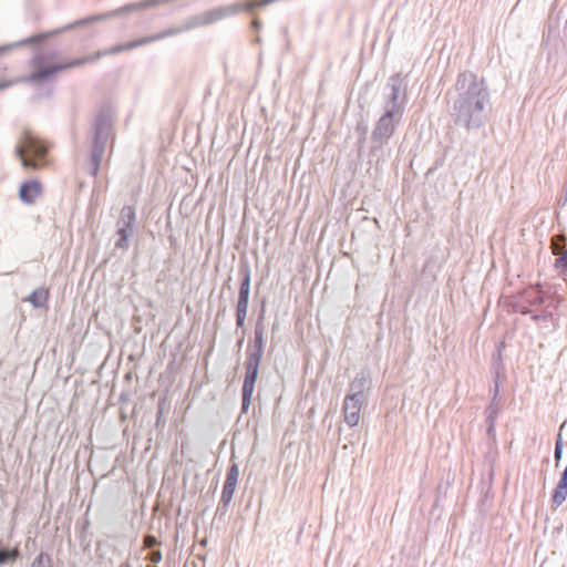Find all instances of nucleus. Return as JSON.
Masks as SVG:
<instances>
[{"instance_id": "f257e3e1", "label": "nucleus", "mask_w": 567, "mask_h": 567, "mask_svg": "<svg viewBox=\"0 0 567 567\" xmlns=\"http://www.w3.org/2000/svg\"><path fill=\"white\" fill-rule=\"evenodd\" d=\"M491 112V93L484 79L472 72L460 73L450 111L454 124L468 132L478 130L488 122Z\"/></svg>"}, {"instance_id": "f03ea898", "label": "nucleus", "mask_w": 567, "mask_h": 567, "mask_svg": "<svg viewBox=\"0 0 567 567\" xmlns=\"http://www.w3.org/2000/svg\"><path fill=\"white\" fill-rule=\"evenodd\" d=\"M254 9V4L250 2L247 3H231L224 7L213 8L208 11H204L197 13L195 16L188 17L184 20V22L177 28H168L162 32L144 37V44L155 42L167 37H173L182 32H186L196 28L210 25L216 23L223 19L228 17L236 16L240 11L251 12Z\"/></svg>"}, {"instance_id": "7ed1b4c3", "label": "nucleus", "mask_w": 567, "mask_h": 567, "mask_svg": "<svg viewBox=\"0 0 567 567\" xmlns=\"http://www.w3.org/2000/svg\"><path fill=\"white\" fill-rule=\"evenodd\" d=\"M107 52H95L93 54L73 59V60H64L58 53H44L34 58L32 65V79L33 80H43L54 74L62 72L68 69L78 68L84 65L86 63L96 61Z\"/></svg>"}, {"instance_id": "20e7f679", "label": "nucleus", "mask_w": 567, "mask_h": 567, "mask_svg": "<svg viewBox=\"0 0 567 567\" xmlns=\"http://www.w3.org/2000/svg\"><path fill=\"white\" fill-rule=\"evenodd\" d=\"M48 143L31 131H24L19 140L16 153L25 168L40 169L49 165Z\"/></svg>"}, {"instance_id": "39448f33", "label": "nucleus", "mask_w": 567, "mask_h": 567, "mask_svg": "<svg viewBox=\"0 0 567 567\" xmlns=\"http://www.w3.org/2000/svg\"><path fill=\"white\" fill-rule=\"evenodd\" d=\"M403 117L383 112L377 121L375 126L371 133V147L369 151V161L375 159L379 162L385 156L384 146L393 136L396 127L400 125Z\"/></svg>"}, {"instance_id": "423d86ee", "label": "nucleus", "mask_w": 567, "mask_h": 567, "mask_svg": "<svg viewBox=\"0 0 567 567\" xmlns=\"http://www.w3.org/2000/svg\"><path fill=\"white\" fill-rule=\"evenodd\" d=\"M265 350L249 346L245 363V377L241 388V413H247L251 403L259 368Z\"/></svg>"}, {"instance_id": "0eeeda50", "label": "nucleus", "mask_w": 567, "mask_h": 567, "mask_svg": "<svg viewBox=\"0 0 567 567\" xmlns=\"http://www.w3.org/2000/svg\"><path fill=\"white\" fill-rule=\"evenodd\" d=\"M406 83L400 73L391 75L385 85L384 112L403 117L408 103Z\"/></svg>"}, {"instance_id": "6e6552de", "label": "nucleus", "mask_w": 567, "mask_h": 567, "mask_svg": "<svg viewBox=\"0 0 567 567\" xmlns=\"http://www.w3.org/2000/svg\"><path fill=\"white\" fill-rule=\"evenodd\" d=\"M238 272L241 278L238 290V299L236 306L248 308L249 295H250V282H251V270L247 261H241L238 267Z\"/></svg>"}, {"instance_id": "1a4fd4ad", "label": "nucleus", "mask_w": 567, "mask_h": 567, "mask_svg": "<svg viewBox=\"0 0 567 567\" xmlns=\"http://www.w3.org/2000/svg\"><path fill=\"white\" fill-rule=\"evenodd\" d=\"M371 385L370 372L367 369H362L357 373L354 379L349 384L348 396L365 399L364 391L369 390Z\"/></svg>"}, {"instance_id": "9d476101", "label": "nucleus", "mask_w": 567, "mask_h": 567, "mask_svg": "<svg viewBox=\"0 0 567 567\" xmlns=\"http://www.w3.org/2000/svg\"><path fill=\"white\" fill-rule=\"evenodd\" d=\"M42 194V184L37 179H30L21 184L19 198L25 204H33Z\"/></svg>"}, {"instance_id": "9b49d317", "label": "nucleus", "mask_w": 567, "mask_h": 567, "mask_svg": "<svg viewBox=\"0 0 567 567\" xmlns=\"http://www.w3.org/2000/svg\"><path fill=\"white\" fill-rule=\"evenodd\" d=\"M144 551H147L144 556V560L151 561V565L147 567H156V564L162 560V551L158 548V542L152 535H144Z\"/></svg>"}, {"instance_id": "f8f14e48", "label": "nucleus", "mask_w": 567, "mask_h": 567, "mask_svg": "<svg viewBox=\"0 0 567 567\" xmlns=\"http://www.w3.org/2000/svg\"><path fill=\"white\" fill-rule=\"evenodd\" d=\"M265 309L261 310V312L258 315L255 330H254V342L251 347L261 348L265 350L266 341H265Z\"/></svg>"}, {"instance_id": "ddd939ff", "label": "nucleus", "mask_w": 567, "mask_h": 567, "mask_svg": "<svg viewBox=\"0 0 567 567\" xmlns=\"http://www.w3.org/2000/svg\"><path fill=\"white\" fill-rule=\"evenodd\" d=\"M523 296L525 301L529 305H543L546 299L540 284L526 289Z\"/></svg>"}, {"instance_id": "4468645a", "label": "nucleus", "mask_w": 567, "mask_h": 567, "mask_svg": "<svg viewBox=\"0 0 567 567\" xmlns=\"http://www.w3.org/2000/svg\"><path fill=\"white\" fill-rule=\"evenodd\" d=\"M567 497V482L558 481L551 496V502L555 507L560 506Z\"/></svg>"}, {"instance_id": "2eb2a0df", "label": "nucleus", "mask_w": 567, "mask_h": 567, "mask_svg": "<svg viewBox=\"0 0 567 567\" xmlns=\"http://www.w3.org/2000/svg\"><path fill=\"white\" fill-rule=\"evenodd\" d=\"M363 401V399L347 395L343 402V412H355L357 414H360Z\"/></svg>"}, {"instance_id": "dca6fc26", "label": "nucleus", "mask_w": 567, "mask_h": 567, "mask_svg": "<svg viewBox=\"0 0 567 567\" xmlns=\"http://www.w3.org/2000/svg\"><path fill=\"white\" fill-rule=\"evenodd\" d=\"M48 298V292L44 290L34 291L29 296V301L35 307L42 306Z\"/></svg>"}, {"instance_id": "f3484780", "label": "nucleus", "mask_w": 567, "mask_h": 567, "mask_svg": "<svg viewBox=\"0 0 567 567\" xmlns=\"http://www.w3.org/2000/svg\"><path fill=\"white\" fill-rule=\"evenodd\" d=\"M554 268L559 272H565L567 271V248L565 249V251L559 255L555 262H554Z\"/></svg>"}, {"instance_id": "a211bd4d", "label": "nucleus", "mask_w": 567, "mask_h": 567, "mask_svg": "<svg viewBox=\"0 0 567 567\" xmlns=\"http://www.w3.org/2000/svg\"><path fill=\"white\" fill-rule=\"evenodd\" d=\"M499 413V406L496 402L491 401L485 411V420L496 421Z\"/></svg>"}, {"instance_id": "6ab92c4d", "label": "nucleus", "mask_w": 567, "mask_h": 567, "mask_svg": "<svg viewBox=\"0 0 567 567\" xmlns=\"http://www.w3.org/2000/svg\"><path fill=\"white\" fill-rule=\"evenodd\" d=\"M31 567H51L50 556L44 553H40L32 563Z\"/></svg>"}, {"instance_id": "aec40b11", "label": "nucleus", "mask_w": 567, "mask_h": 567, "mask_svg": "<svg viewBox=\"0 0 567 567\" xmlns=\"http://www.w3.org/2000/svg\"><path fill=\"white\" fill-rule=\"evenodd\" d=\"M248 308L236 306V327L243 328L247 317Z\"/></svg>"}, {"instance_id": "412c9836", "label": "nucleus", "mask_w": 567, "mask_h": 567, "mask_svg": "<svg viewBox=\"0 0 567 567\" xmlns=\"http://www.w3.org/2000/svg\"><path fill=\"white\" fill-rule=\"evenodd\" d=\"M563 449H564V444H563V437H561V434L559 433L557 435V439H556V442H555V450H554V458L555 461L558 463L561 457H563Z\"/></svg>"}, {"instance_id": "4be33fe9", "label": "nucleus", "mask_w": 567, "mask_h": 567, "mask_svg": "<svg viewBox=\"0 0 567 567\" xmlns=\"http://www.w3.org/2000/svg\"><path fill=\"white\" fill-rule=\"evenodd\" d=\"M239 477V466L237 463H231L226 473V480H230L234 482H238Z\"/></svg>"}, {"instance_id": "5701e85b", "label": "nucleus", "mask_w": 567, "mask_h": 567, "mask_svg": "<svg viewBox=\"0 0 567 567\" xmlns=\"http://www.w3.org/2000/svg\"><path fill=\"white\" fill-rule=\"evenodd\" d=\"M343 413H344V421L350 427L358 425L359 420H360V414H357L355 412H343Z\"/></svg>"}, {"instance_id": "b1692460", "label": "nucleus", "mask_w": 567, "mask_h": 567, "mask_svg": "<svg viewBox=\"0 0 567 567\" xmlns=\"http://www.w3.org/2000/svg\"><path fill=\"white\" fill-rule=\"evenodd\" d=\"M491 392H492V400L491 401L496 402L497 399H498V394H499V375H498V372L495 373L494 386L491 390Z\"/></svg>"}, {"instance_id": "393cba45", "label": "nucleus", "mask_w": 567, "mask_h": 567, "mask_svg": "<svg viewBox=\"0 0 567 567\" xmlns=\"http://www.w3.org/2000/svg\"><path fill=\"white\" fill-rule=\"evenodd\" d=\"M236 486H237L236 482L230 481V480H225L221 492L235 493Z\"/></svg>"}, {"instance_id": "a878e982", "label": "nucleus", "mask_w": 567, "mask_h": 567, "mask_svg": "<svg viewBox=\"0 0 567 567\" xmlns=\"http://www.w3.org/2000/svg\"><path fill=\"white\" fill-rule=\"evenodd\" d=\"M486 422V433L488 436H495V424H496V421H492V420H485Z\"/></svg>"}, {"instance_id": "bb28decb", "label": "nucleus", "mask_w": 567, "mask_h": 567, "mask_svg": "<svg viewBox=\"0 0 567 567\" xmlns=\"http://www.w3.org/2000/svg\"><path fill=\"white\" fill-rule=\"evenodd\" d=\"M233 496H234V493L221 492V497H220L219 503L229 506V504H230V502L233 499Z\"/></svg>"}, {"instance_id": "cd10ccee", "label": "nucleus", "mask_w": 567, "mask_h": 567, "mask_svg": "<svg viewBox=\"0 0 567 567\" xmlns=\"http://www.w3.org/2000/svg\"><path fill=\"white\" fill-rule=\"evenodd\" d=\"M227 511H228V505H224L221 503H218V506L216 508V516L221 518L223 516L226 515Z\"/></svg>"}, {"instance_id": "c85d7f7f", "label": "nucleus", "mask_w": 567, "mask_h": 567, "mask_svg": "<svg viewBox=\"0 0 567 567\" xmlns=\"http://www.w3.org/2000/svg\"><path fill=\"white\" fill-rule=\"evenodd\" d=\"M548 317H550L549 312H543V313H532V320L535 322H538L540 320H546Z\"/></svg>"}, {"instance_id": "c756f323", "label": "nucleus", "mask_w": 567, "mask_h": 567, "mask_svg": "<svg viewBox=\"0 0 567 567\" xmlns=\"http://www.w3.org/2000/svg\"><path fill=\"white\" fill-rule=\"evenodd\" d=\"M122 214H123V215H125V216H127L128 218H133V216H134V214H133V212H132V209H131L130 207L124 208V209L122 210Z\"/></svg>"}, {"instance_id": "7c9ffc66", "label": "nucleus", "mask_w": 567, "mask_h": 567, "mask_svg": "<svg viewBox=\"0 0 567 567\" xmlns=\"http://www.w3.org/2000/svg\"><path fill=\"white\" fill-rule=\"evenodd\" d=\"M519 312H520L522 315H532L530 309H529V308H527V307H523V308L519 310Z\"/></svg>"}, {"instance_id": "2f4dec72", "label": "nucleus", "mask_w": 567, "mask_h": 567, "mask_svg": "<svg viewBox=\"0 0 567 567\" xmlns=\"http://www.w3.org/2000/svg\"><path fill=\"white\" fill-rule=\"evenodd\" d=\"M260 27H261L260 21H258V20H252V28H254V29L258 30Z\"/></svg>"}, {"instance_id": "473e14b6", "label": "nucleus", "mask_w": 567, "mask_h": 567, "mask_svg": "<svg viewBox=\"0 0 567 567\" xmlns=\"http://www.w3.org/2000/svg\"><path fill=\"white\" fill-rule=\"evenodd\" d=\"M367 128H368V127H367L365 125H363L362 127H361L360 125L358 126V130H361V131H362V135H363V136H364V135H365V133H367ZM363 140H364V137H363L361 141H363Z\"/></svg>"}, {"instance_id": "72a5a7b5", "label": "nucleus", "mask_w": 567, "mask_h": 567, "mask_svg": "<svg viewBox=\"0 0 567 567\" xmlns=\"http://www.w3.org/2000/svg\"><path fill=\"white\" fill-rule=\"evenodd\" d=\"M9 85H10V83H9V82H2V83H0V90L6 89V87H8Z\"/></svg>"}, {"instance_id": "f704fd0d", "label": "nucleus", "mask_w": 567, "mask_h": 567, "mask_svg": "<svg viewBox=\"0 0 567 567\" xmlns=\"http://www.w3.org/2000/svg\"><path fill=\"white\" fill-rule=\"evenodd\" d=\"M442 164H443V158L437 159V161L435 162V168H437L439 166H442Z\"/></svg>"}, {"instance_id": "c9c22d12", "label": "nucleus", "mask_w": 567, "mask_h": 567, "mask_svg": "<svg viewBox=\"0 0 567 567\" xmlns=\"http://www.w3.org/2000/svg\"><path fill=\"white\" fill-rule=\"evenodd\" d=\"M244 342V338H241L239 341H238V346L240 347Z\"/></svg>"}, {"instance_id": "e433bc0d", "label": "nucleus", "mask_w": 567, "mask_h": 567, "mask_svg": "<svg viewBox=\"0 0 567 567\" xmlns=\"http://www.w3.org/2000/svg\"><path fill=\"white\" fill-rule=\"evenodd\" d=\"M2 51H3V49H2V48H0V53H1Z\"/></svg>"}]
</instances>
